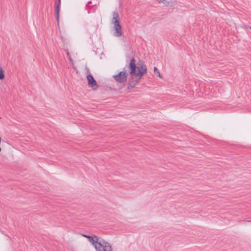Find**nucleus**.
Returning a JSON list of instances; mask_svg holds the SVG:
<instances>
[{
  "mask_svg": "<svg viewBox=\"0 0 251 251\" xmlns=\"http://www.w3.org/2000/svg\"><path fill=\"white\" fill-rule=\"evenodd\" d=\"M139 66H137L136 60L132 57L128 63V69L130 78L133 79L134 76L136 79L133 80H129L127 84V89L129 90L134 88L139 82L140 79L143 75L147 73V68L142 61L138 63Z\"/></svg>",
  "mask_w": 251,
  "mask_h": 251,
  "instance_id": "nucleus-1",
  "label": "nucleus"
},
{
  "mask_svg": "<svg viewBox=\"0 0 251 251\" xmlns=\"http://www.w3.org/2000/svg\"><path fill=\"white\" fill-rule=\"evenodd\" d=\"M95 250L96 251H111V247L103 239L95 235Z\"/></svg>",
  "mask_w": 251,
  "mask_h": 251,
  "instance_id": "nucleus-2",
  "label": "nucleus"
},
{
  "mask_svg": "<svg viewBox=\"0 0 251 251\" xmlns=\"http://www.w3.org/2000/svg\"><path fill=\"white\" fill-rule=\"evenodd\" d=\"M128 74L127 71L125 68H124L123 70L120 72L117 75H114L113 77L114 79L119 83H124L127 80Z\"/></svg>",
  "mask_w": 251,
  "mask_h": 251,
  "instance_id": "nucleus-3",
  "label": "nucleus"
},
{
  "mask_svg": "<svg viewBox=\"0 0 251 251\" xmlns=\"http://www.w3.org/2000/svg\"><path fill=\"white\" fill-rule=\"evenodd\" d=\"M111 23L113 25V35L116 37H121L123 35V33L120 20L114 21Z\"/></svg>",
  "mask_w": 251,
  "mask_h": 251,
  "instance_id": "nucleus-4",
  "label": "nucleus"
},
{
  "mask_svg": "<svg viewBox=\"0 0 251 251\" xmlns=\"http://www.w3.org/2000/svg\"><path fill=\"white\" fill-rule=\"evenodd\" d=\"M61 0H55V11L56 13V19L58 23V24H59V12H60V8L61 6Z\"/></svg>",
  "mask_w": 251,
  "mask_h": 251,
  "instance_id": "nucleus-5",
  "label": "nucleus"
},
{
  "mask_svg": "<svg viewBox=\"0 0 251 251\" xmlns=\"http://www.w3.org/2000/svg\"><path fill=\"white\" fill-rule=\"evenodd\" d=\"M89 86L93 87L94 86V78L93 75H89L87 76Z\"/></svg>",
  "mask_w": 251,
  "mask_h": 251,
  "instance_id": "nucleus-6",
  "label": "nucleus"
},
{
  "mask_svg": "<svg viewBox=\"0 0 251 251\" xmlns=\"http://www.w3.org/2000/svg\"><path fill=\"white\" fill-rule=\"evenodd\" d=\"M86 9L88 11V13H93L94 12L93 5H92V2L89 1L86 6Z\"/></svg>",
  "mask_w": 251,
  "mask_h": 251,
  "instance_id": "nucleus-7",
  "label": "nucleus"
},
{
  "mask_svg": "<svg viewBox=\"0 0 251 251\" xmlns=\"http://www.w3.org/2000/svg\"><path fill=\"white\" fill-rule=\"evenodd\" d=\"M112 15L113 17L111 20V23L115 21L120 20L119 15L117 11H113Z\"/></svg>",
  "mask_w": 251,
  "mask_h": 251,
  "instance_id": "nucleus-8",
  "label": "nucleus"
},
{
  "mask_svg": "<svg viewBox=\"0 0 251 251\" xmlns=\"http://www.w3.org/2000/svg\"><path fill=\"white\" fill-rule=\"evenodd\" d=\"M82 236L85 237L88 239L90 242L93 245H94V237H92L91 236H88L85 234H82Z\"/></svg>",
  "mask_w": 251,
  "mask_h": 251,
  "instance_id": "nucleus-9",
  "label": "nucleus"
},
{
  "mask_svg": "<svg viewBox=\"0 0 251 251\" xmlns=\"http://www.w3.org/2000/svg\"><path fill=\"white\" fill-rule=\"evenodd\" d=\"M154 73L155 75L159 76L160 78L162 77V76L161 75L160 72L156 67H154Z\"/></svg>",
  "mask_w": 251,
  "mask_h": 251,
  "instance_id": "nucleus-10",
  "label": "nucleus"
},
{
  "mask_svg": "<svg viewBox=\"0 0 251 251\" xmlns=\"http://www.w3.org/2000/svg\"><path fill=\"white\" fill-rule=\"evenodd\" d=\"M4 72L2 69H0V79H2L4 78Z\"/></svg>",
  "mask_w": 251,
  "mask_h": 251,
  "instance_id": "nucleus-11",
  "label": "nucleus"
},
{
  "mask_svg": "<svg viewBox=\"0 0 251 251\" xmlns=\"http://www.w3.org/2000/svg\"><path fill=\"white\" fill-rule=\"evenodd\" d=\"M67 57H68L69 60L72 59L71 55H70V54L69 53V52L68 51L67 52Z\"/></svg>",
  "mask_w": 251,
  "mask_h": 251,
  "instance_id": "nucleus-12",
  "label": "nucleus"
},
{
  "mask_svg": "<svg viewBox=\"0 0 251 251\" xmlns=\"http://www.w3.org/2000/svg\"><path fill=\"white\" fill-rule=\"evenodd\" d=\"M98 87V85L97 84V81L95 80V90H96Z\"/></svg>",
  "mask_w": 251,
  "mask_h": 251,
  "instance_id": "nucleus-13",
  "label": "nucleus"
},
{
  "mask_svg": "<svg viewBox=\"0 0 251 251\" xmlns=\"http://www.w3.org/2000/svg\"><path fill=\"white\" fill-rule=\"evenodd\" d=\"M69 60H70V62L71 63L72 65H74V62H73V60L72 58L70 59Z\"/></svg>",
  "mask_w": 251,
  "mask_h": 251,
  "instance_id": "nucleus-14",
  "label": "nucleus"
},
{
  "mask_svg": "<svg viewBox=\"0 0 251 251\" xmlns=\"http://www.w3.org/2000/svg\"><path fill=\"white\" fill-rule=\"evenodd\" d=\"M159 3L163 2L165 0H157Z\"/></svg>",
  "mask_w": 251,
  "mask_h": 251,
  "instance_id": "nucleus-15",
  "label": "nucleus"
},
{
  "mask_svg": "<svg viewBox=\"0 0 251 251\" xmlns=\"http://www.w3.org/2000/svg\"><path fill=\"white\" fill-rule=\"evenodd\" d=\"M249 28L251 30V26H249Z\"/></svg>",
  "mask_w": 251,
  "mask_h": 251,
  "instance_id": "nucleus-16",
  "label": "nucleus"
}]
</instances>
